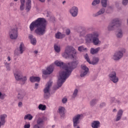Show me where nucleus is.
<instances>
[{"instance_id":"obj_1","label":"nucleus","mask_w":128,"mask_h":128,"mask_svg":"<svg viewBox=\"0 0 128 128\" xmlns=\"http://www.w3.org/2000/svg\"><path fill=\"white\" fill-rule=\"evenodd\" d=\"M54 64L57 66H60V68H62L61 72H60V75L57 82L58 87L57 88H59L62 86V84L72 74V72L74 68H76L78 64L76 62H74L71 63H68V64H64L62 62L56 60L54 62Z\"/></svg>"},{"instance_id":"obj_2","label":"nucleus","mask_w":128,"mask_h":128,"mask_svg":"<svg viewBox=\"0 0 128 128\" xmlns=\"http://www.w3.org/2000/svg\"><path fill=\"white\" fill-rule=\"evenodd\" d=\"M46 20L44 18H38L35 21L32 22L30 25V29L31 32H34L38 36H44L46 34Z\"/></svg>"},{"instance_id":"obj_3","label":"nucleus","mask_w":128,"mask_h":128,"mask_svg":"<svg viewBox=\"0 0 128 128\" xmlns=\"http://www.w3.org/2000/svg\"><path fill=\"white\" fill-rule=\"evenodd\" d=\"M62 56L64 58H76V51L74 47L67 46L64 50V52L62 54Z\"/></svg>"},{"instance_id":"obj_4","label":"nucleus","mask_w":128,"mask_h":128,"mask_svg":"<svg viewBox=\"0 0 128 128\" xmlns=\"http://www.w3.org/2000/svg\"><path fill=\"white\" fill-rule=\"evenodd\" d=\"M85 40L86 42H92L95 46H98V44L100 43L98 40V33L94 32L92 34H88L85 37Z\"/></svg>"},{"instance_id":"obj_5","label":"nucleus","mask_w":128,"mask_h":128,"mask_svg":"<svg viewBox=\"0 0 128 128\" xmlns=\"http://www.w3.org/2000/svg\"><path fill=\"white\" fill-rule=\"evenodd\" d=\"M14 76L16 80H22V84H24V82L26 81V77H22V72L20 70H16V72H14Z\"/></svg>"},{"instance_id":"obj_6","label":"nucleus","mask_w":128,"mask_h":128,"mask_svg":"<svg viewBox=\"0 0 128 128\" xmlns=\"http://www.w3.org/2000/svg\"><path fill=\"white\" fill-rule=\"evenodd\" d=\"M120 26V22L118 18L114 19L112 22L109 24L108 26V30H112L116 28H118Z\"/></svg>"},{"instance_id":"obj_7","label":"nucleus","mask_w":128,"mask_h":128,"mask_svg":"<svg viewBox=\"0 0 128 128\" xmlns=\"http://www.w3.org/2000/svg\"><path fill=\"white\" fill-rule=\"evenodd\" d=\"M52 82L49 81L46 84V88L44 89V98H48L50 94V88L52 86Z\"/></svg>"},{"instance_id":"obj_8","label":"nucleus","mask_w":128,"mask_h":128,"mask_svg":"<svg viewBox=\"0 0 128 128\" xmlns=\"http://www.w3.org/2000/svg\"><path fill=\"white\" fill-rule=\"evenodd\" d=\"M84 58L86 60H87L88 62L90 64H98V62H100V59L98 58L94 57L93 58V60L92 61H90V58H88V54H86Z\"/></svg>"},{"instance_id":"obj_9","label":"nucleus","mask_w":128,"mask_h":128,"mask_svg":"<svg viewBox=\"0 0 128 128\" xmlns=\"http://www.w3.org/2000/svg\"><path fill=\"white\" fill-rule=\"evenodd\" d=\"M9 36L11 40L18 38V28H13L10 30Z\"/></svg>"},{"instance_id":"obj_10","label":"nucleus","mask_w":128,"mask_h":128,"mask_svg":"<svg viewBox=\"0 0 128 128\" xmlns=\"http://www.w3.org/2000/svg\"><path fill=\"white\" fill-rule=\"evenodd\" d=\"M109 78L112 82H114V84H116L118 82V78L116 76V72H112L109 75Z\"/></svg>"},{"instance_id":"obj_11","label":"nucleus","mask_w":128,"mask_h":128,"mask_svg":"<svg viewBox=\"0 0 128 128\" xmlns=\"http://www.w3.org/2000/svg\"><path fill=\"white\" fill-rule=\"evenodd\" d=\"M44 120L43 118H39L36 120V124L34 125L33 128H42L44 126Z\"/></svg>"},{"instance_id":"obj_12","label":"nucleus","mask_w":128,"mask_h":128,"mask_svg":"<svg viewBox=\"0 0 128 128\" xmlns=\"http://www.w3.org/2000/svg\"><path fill=\"white\" fill-rule=\"evenodd\" d=\"M54 64H52L47 68L46 70H43L42 73L44 74H50L54 72Z\"/></svg>"},{"instance_id":"obj_13","label":"nucleus","mask_w":128,"mask_h":128,"mask_svg":"<svg viewBox=\"0 0 128 128\" xmlns=\"http://www.w3.org/2000/svg\"><path fill=\"white\" fill-rule=\"evenodd\" d=\"M124 50L122 52L119 51L118 52H116L113 56V60H120L121 58H122L124 56Z\"/></svg>"},{"instance_id":"obj_14","label":"nucleus","mask_w":128,"mask_h":128,"mask_svg":"<svg viewBox=\"0 0 128 128\" xmlns=\"http://www.w3.org/2000/svg\"><path fill=\"white\" fill-rule=\"evenodd\" d=\"M82 70L80 73V77L84 78V76H86V74H88V68L86 67V66L83 65L82 66Z\"/></svg>"},{"instance_id":"obj_15","label":"nucleus","mask_w":128,"mask_h":128,"mask_svg":"<svg viewBox=\"0 0 128 128\" xmlns=\"http://www.w3.org/2000/svg\"><path fill=\"white\" fill-rule=\"evenodd\" d=\"M80 114L75 116L72 118L74 126H76L80 124Z\"/></svg>"},{"instance_id":"obj_16","label":"nucleus","mask_w":128,"mask_h":128,"mask_svg":"<svg viewBox=\"0 0 128 128\" xmlns=\"http://www.w3.org/2000/svg\"><path fill=\"white\" fill-rule=\"evenodd\" d=\"M72 16H76L78 14V9L76 6H73L70 10Z\"/></svg>"},{"instance_id":"obj_17","label":"nucleus","mask_w":128,"mask_h":128,"mask_svg":"<svg viewBox=\"0 0 128 128\" xmlns=\"http://www.w3.org/2000/svg\"><path fill=\"white\" fill-rule=\"evenodd\" d=\"M8 118L6 114L0 115V124L1 126H4L6 124V118Z\"/></svg>"},{"instance_id":"obj_18","label":"nucleus","mask_w":128,"mask_h":128,"mask_svg":"<svg viewBox=\"0 0 128 128\" xmlns=\"http://www.w3.org/2000/svg\"><path fill=\"white\" fill-rule=\"evenodd\" d=\"M28 38L30 40L33 46H36V38H34V36L30 34H29Z\"/></svg>"},{"instance_id":"obj_19","label":"nucleus","mask_w":128,"mask_h":128,"mask_svg":"<svg viewBox=\"0 0 128 128\" xmlns=\"http://www.w3.org/2000/svg\"><path fill=\"white\" fill-rule=\"evenodd\" d=\"M26 50V47H24V43L22 42L20 44L19 47V52L21 54H24V52Z\"/></svg>"},{"instance_id":"obj_20","label":"nucleus","mask_w":128,"mask_h":128,"mask_svg":"<svg viewBox=\"0 0 128 128\" xmlns=\"http://www.w3.org/2000/svg\"><path fill=\"white\" fill-rule=\"evenodd\" d=\"M100 122L98 121H94L92 123V126L93 128H100Z\"/></svg>"},{"instance_id":"obj_21","label":"nucleus","mask_w":128,"mask_h":128,"mask_svg":"<svg viewBox=\"0 0 128 128\" xmlns=\"http://www.w3.org/2000/svg\"><path fill=\"white\" fill-rule=\"evenodd\" d=\"M30 80L31 82H40V78L39 77L32 76L30 78Z\"/></svg>"},{"instance_id":"obj_22","label":"nucleus","mask_w":128,"mask_h":128,"mask_svg":"<svg viewBox=\"0 0 128 128\" xmlns=\"http://www.w3.org/2000/svg\"><path fill=\"white\" fill-rule=\"evenodd\" d=\"M24 96H26V92H20L18 93L17 98L18 100H22V98H24Z\"/></svg>"},{"instance_id":"obj_23","label":"nucleus","mask_w":128,"mask_h":128,"mask_svg":"<svg viewBox=\"0 0 128 128\" xmlns=\"http://www.w3.org/2000/svg\"><path fill=\"white\" fill-rule=\"evenodd\" d=\"M20 10H24L26 4V0H20Z\"/></svg>"},{"instance_id":"obj_24","label":"nucleus","mask_w":128,"mask_h":128,"mask_svg":"<svg viewBox=\"0 0 128 128\" xmlns=\"http://www.w3.org/2000/svg\"><path fill=\"white\" fill-rule=\"evenodd\" d=\"M100 48H98L95 49L92 48L90 50V54H98V52H100Z\"/></svg>"},{"instance_id":"obj_25","label":"nucleus","mask_w":128,"mask_h":128,"mask_svg":"<svg viewBox=\"0 0 128 128\" xmlns=\"http://www.w3.org/2000/svg\"><path fill=\"white\" fill-rule=\"evenodd\" d=\"M59 113L60 114V115L61 116V118H63V116H64V107H60L58 109Z\"/></svg>"},{"instance_id":"obj_26","label":"nucleus","mask_w":128,"mask_h":128,"mask_svg":"<svg viewBox=\"0 0 128 128\" xmlns=\"http://www.w3.org/2000/svg\"><path fill=\"white\" fill-rule=\"evenodd\" d=\"M64 36H66L64 34H62L60 32H58L56 34V38H64Z\"/></svg>"},{"instance_id":"obj_27","label":"nucleus","mask_w":128,"mask_h":128,"mask_svg":"<svg viewBox=\"0 0 128 128\" xmlns=\"http://www.w3.org/2000/svg\"><path fill=\"white\" fill-rule=\"evenodd\" d=\"M38 109L40 110H46V105H44L42 104H40L38 106Z\"/></svg>"},{"instance_id":"obj_28","label":"nucleus","mask_w":128,"mask_h":128,"mask_svg":"<svg viewBox=\"0 0 128 128\" xmlns=\"http://www.w3.org/2000/svg\"><path fill=\"white\" fill-rule=\"evenodd\" d=\"M32 116L30 114H28L26 115L24 117V120H32Z\"/></svg>"},{"instance_id":"obj_29","label":"nucleus","mask_w":128,"mask_h":128,"mask_svg":"<svg viewBox=\"0 0 128 128\" xmlns=\"http://www.w3.org/2000/svg\"><path fill=\"white\" fill-rule=\"evenodd\" d=\"M32 8V4H26V12H30Z\"/></svg>"},{"instance_id":"obj_30","label":"nucleus","mask_w":128,"mask_h":128,"mask_svg":"<svg viewBox=\"0 0 128 128\" xmlns=\"http://www.w3.org/2000/svg\"><path fill=\"white\" fill-rule=\"evenodd\" d=\"M108 0H101V4L102 5V6L104 8L106 7V6L108 4Z\"/></svg>"},{"instance_id":"obj_31","label":"nucleus","mask_w":128,"mask_h":128,"mask_svg":"<svg viewBox=\"0 0 128 128\" xmlns=\"http://www.w3.org/2000/svg\"><path fill=\"white\" fill-rule=\"evenodd\" d=\"M104 9L102 8L96 14L95 16H100V14H104Z\"/></svg>"},{"instance_id":"obj_32","label":"nucleus","mask_w":128,"mask_h":128,"mask_svg":"<svg viewBox=\"0 0 128 128\" xmlns=\"http://www.w3.org/2000/svg\"><path fill=\"white\" fill-rule=\"evenodd\" d=\"M54 48L56 52H60V46H58L56 44L54 45Z\"/></svg>"},{"instance_id":"obj_33","label":"nucleus","mask_w":128,"mask_h":128,"mask_svg":"<svg viewBox=\"0 0 128 128\" xmlns=\"http://www.w3.org/2000/svg\"><path fill=\"white\" fill-rule=\"evenodd\" d=\"M117 38H119L122 37V32L121 30H120L118 33L116 34Z\"/></svg>"},{"instance_id":"obj_34","label":"nucleus","mask_w":128,"mask_h":128,"mask_svg":"<svg viewBox=\"0 0 128 128\" xmlns=\"http://www.w3.org/2000/svg\"><path fill=\"white\" fill-rule=\"evenodd\" d=\"M78 50L79 52H84V50H86V48H84V46H80L78 48Z\"/></svg>"},{"instance_id":"obj_35","label":"nucleus","mask_w":128,"mask_h":128,"mask_svg":"<svg viewBox=\"0 0 128 128\" xmlns=\"http://www.w3.org/2000/svg\"><path fill=\"white\" fill-rule=\"evenodd\" d=\"M100 2V0H94L92 2V6H96V4H98Z\"/></svg>"},{"instance_id":"obj_36","label":"nucleus","mask_w":128,"mask_h":128,"mask_svg":"<svg viewBox=\"0 0 128 128\" xmlns=\"http://www.w3.org/2000/svg\"><path fill=\"white\" fill-rule=\"evenodd\" d=\"M5 66L7 70H10V64L5 62Z\"/></svg>"},{"instance_id":"obj_37","label":"nucleus","mask_w":128,"mask_h":128,"mask_svg":"<svg viewBox=\"0 0 128 128\" xmlns=\"http://www.w3.org/2000/svg\"><path fill=\"white\" fill-rule=\"evenodd\" d=\"M122 114H124V111H122V110H118V112L117 115L122 116Z\"/></svg>"},{"instance_id":"obj_38","label":"nucleus","mask_w":128,"mask_h":128,"mask_svg":"<svg viewBox=\"0 0 128 128\" xmlns=\"http://www.w3.org/2000/svg\"><path fill=\"white\" fill-rule=\"evenodd\" d=\"M96 104V100L94 99L90 102V106H94Z\"/></svg>"},{"instance_id":"obj_39","label":"nucleus","mask_w":128,"mask_h":128,"mask_svg":"<svg viewBox=\"0 0 128 128\" xmlns=\"http://www.w3.org/2000/svg\"><path fill=\"white\" fill-rule=\"evenodd\" d=\"M5 96H6V94H2V92H0V100H4Z\"/></svg>"},{"instance_id":"obj_40","label":"nucleus","mask_w":128,"mask_h":128,"mask_svg":"<svg viewBox=\"0 0 128 128\" xmlns=\"http://www.w3.org/2000/svg\"><path fill=\"white\" fill-rule=\"evenodd\" d=\"M122 4L124 6H126L128 4V0H122Z\"/></svg>"},{"instance_id":"obj_41","label":"nucleus","mask_w":128,"mask_h":128,"mask_svg":"<svg viewBox=\"0 0 128 128\" xmlns=\"http://www.w3.org/2000/svg\"><path fill=\"white\" fill-rule=\"evenodd\" d=\"M122 118V116L116 114V122H118Z\"/></svg>"},{"instance_id":"obj_42","label":"nucleus","mask_w":128,"mask_h":128,"mask_svg":"<svg viewBox=\"0 0 128 128\" xmlns=\"http://www.w3.org/2000/svg\"><path fill=\"white\" fill-rule=\"evenodd\" d=\"M76 94H78V90L77 89H76L74 92L73 96L75 98V96H76Z\"/></svg>"},{"instance_id":"obj_43","label":"nucleus","mask_w":128,"mask_h":128,"mask_svg":"<svg viewBox=\"0 0 128 128\" xmlns=\"http://www.w3.org/2000/svg\"><path fill=\"white\" fill-rule=\"evenodd\" d=\"M30 128V124L28 123L24 126V128Z\"/></svg>"},{"instance_id":"obj_44","label":"nucleus","mask_w":128,"mask_h":128,"mask_svg":"<svg viewBox=\"0 0 128 128\" xmlns=\"http://www.w3.org/2000/svg\"><path fill=\"white\" fill-rule=\"evenodd\" d=\"M26 4H32V0H26Z\"/></svg>"},{"instance_id":"obj_45","label":"nucleus","mask_w":128,"mask_h":128,"mask_svg":"<svg viewBox=\"0 0 128 128\" xmlns=\"http://www.w3.org/2000/svg\"><path fill=\"white\" fill-rule=\"evenodd\" d=\"M104 106H106V103L104 102H102L100 104V108H104Z\"/></svg>"},{"instance_id":"obj_46","label":"nucleus","mask_w":128,"mask_h":128,"mask_svg":"<svg viewBox=\"0 0 128 128\" xmlns=\"http://www.w3.org/2000/svg\"><path fill=\"white\" fill-rule=\"evenodd\" d=\"M70 34V29L66 30V34H67V36H68Z\"/></svg>"},{"instance_id":"obj_47","label":"nucleus","mask_w":128,"mask_h":128,"mask_svg":"<svg viewBox=\"0 0 128 128\" xmlns=\"http://www.w3.org/2000/svg\"><path fill=\"white\" fill-rule=\"evenodd\" d=\"M62 102L63 104H66V102H68V99L66 98H64L62 100Z\"/></svg>"},{"instance_id":"obj_48","label":"nucleus","mask_w":128,"mask_h":128,"mask_svg":"<svg viewBox=\"0 0 128 128\" xmlns=\"http://www.w3.org/2000/svg\"><path fill=\"white\" fill-rule=\"evenodd\" d=\"M18 108H22V102H19L18 104Z\"/></svg>"},{"instance_id":"obj_49","label":"nucleus","mask_w":128,"mask_h":128,"mask_svg":"<svg viewBox=\"0 0 128 128\" xmlns=\"http://www.w3.org/2000/svg\"><path fill=\"white\" fill-rule=\"evenodd\" d=\"M38 84H36L34 88H36V90L38 88Z\"/></svg>"},{"instance_id":"obj_50","label":"nucleus","mask_w":128,"mask_h":128,"mask_svg":"<svg viewBox=\"0 0 128 128\" xmlns=\"http://www.w3.org/2000/svg\"><path fill=\"white\" fill-rule=\"evenodd\" d=\"M7 59H8V62H10V56H8Z\"/></svg>"},{"instance_id":"obj_51","label":"nucleus","mask_w":128,"mask_h":128,"mask_svg":"<svg viewBox=\"0 0 128 128\" xmlns=\"http://www.w3.org/2000/svg\"><path fill=\"white\" fill-rule=\"evenodd\" d=\"M38 50H35L34 51V53L36 54H38Z\"/></svg>"},{"instance_id":"obj_52","label":"nucleus","mask_w":128,"mask_h":128,"mask_svg":"<svg viewBox=\"0 0 128 128\" xmlns=\"http://www.w3.org/2000/svg\"><path fill=\"white\" fill-rule=\"evenodd\" d=\"M40 2H46V0H39Z\"/></svg>"},{"instance_id":"obj_53","label":"nucleus","mask_w":128,"mask_h":128,"mask_svg":"<svg viewBox=\"0 0 128 128\" xmlns=\"http://www.w3.org/2000/svg\"><path fill=\"white\" fill-rule=\"evenodd\" d=\"M113 112H116V109L114 108L112 110Z\"/></svg>"},{"instance_id":"obj_54","label":"nucleus","mask_w":128,"mask_h":128,"mask_svg":"<svg viewBox=\"0 0 128 128\" xmlns=\"http://www.w3.org/2000/svg\"><path fill=\"white\" fill-rule=\"evenodd\" d=\"M84 31H82V32H80V34L81 35V36H82V34H84Z\"/></svg>"},{"instance_id":"obj_55","label":"nucleus","mask_w":128,"mask_h":128,"mask_svg":"<svg viewBox=\"0 0 128 128\" xmlns=\"http://www.w3.org/2000/svg\"><path fill=\"white\" fill-rule=\"evenodd\" d=\"M74 128H80L79 127V126L78 125H77L76 126H74Z\"/></svg>"},{"instance_id":"obj_56","label":"nucleus","mask_w":128,"mask_h":128,"mask_svg":"<svg viewBox=\"0 0 128 128\" xmlns=\"http://www.w3.org/2000/svg\"><path fill=\"white\" fill-rule=\"evenodd\" d=\"M112 102H114V98H112Z\"/></svg>"},{"instance_id":"obj_57","label":"nucleus","mask_w":128,"mask_h":128,"mask_svg":"<svg viewBox=\"0 0 128 128\" xmlns=\"http://www.w3.org/2000/svg\"><path fill=\"white\" fill-rule=\"evenodd\" d=\"M62 4H66V1L63 2Z\"/></svg>"},{"instance_id":"obj_58","label":"nucleus","mask_w":128,"mask_h":128,"mask_svg":"<svg viewBox=\"0 0 128 128\" xmlns=\"http://www.w3.org/2000/svg\"><path fill=\"white\" fill-rule=\"evenodd\" d=\"M54 126H55L54 125L52 126V128H54Z\"/></svg>"},{"instance_id":"obj_59","label":"nucleus","mask_w":128,"mask_h":128,"mask_svg":"<svg viewBox=\"0 0 128 128\" xmlns=\"http://www.w3.org/2000/svg\"><path fill=\"white\" fill-rule=\"evenodd\" d=\"M14 2H18V0H14Z\"/></svg>"},{"instance_id":"obj_60","label":"nucleus","mask_w":128,"mask_h":128,"mask_svg":"<svg viewBox=\"0 0 128 128\" xmlns=\"http://www.w3.org/2000/svg\"><path fill=\"white\" fill-rule=\"evenodd\" d=\"M0 126H2V125H0Z\"/></svg>"},{"instance_id":"obj_61","label":"nucleus","mask_w":128,"mask_h":128,"mask_svg":"<svg viewBox=\"0 0 128 128\" xmlns=\"http://www.w3.org/2000/svg\"><path fill=\"white\" fill-rule=\"evenodd\" d=\"M106 12L108 13V12Z\"/></svg>"}]
</instances>
